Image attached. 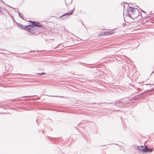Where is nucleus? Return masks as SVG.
I'll return each instance as SVG.
<instances>
[{
	"mask_svg": "<svg viewBox=\"0 0 154 154\" xmlns=\"http://www.w3.org/2000/svg\"><path fill=\"white\" fill-rule=\"evenodd\" d=\"M128 12L129 16L131 17H134L137 16V11L135 8L130 7L128 9Z\"/></svg>",
	"mask_w": 154,
	"mask_h": 154,
	"instance_id": "obj_1",
	"label": "nucleus"
},
{
	"mask_svg": "<svg viewBox=\"0 0 154 154\" xmlns=\"http://www.w3.org/2000/svg\"><path fill=\"white\" fill-rule=\"evenodd\" d=\"M25 29L29 32L33 34H37L39 32L37 29L31 25H28L26 26Z\"/></svg>",
	"mask_w": 154,
	"mask_h": 154,
	"instance_id": "obj_2",
	"label": "nucleus"
},
{
	"mask_svg": "<svg viewBox=\"0 0 154 154\" xmlns=\"http://www.w3.org/2000/svg\"><path fill=\"white\" fill-rule=\"evenodd\" d=\"M29 22L31 23L32 26L39 27H43V26L39 22L32 21H30Z\"/></svg>",
	"mask_w": 154,
	"mask_h": 154,
	"instance_id": "obj_3",
	"label": "nucleus"
},
{
	"mask_svg": "<svg viewBox=\"0 0 154 154\" xmlns=\"http://www.w3.org/2000/svg\"><path fill=\"white\" fill-rule=\"evenodd\" d=\"M114 33L113 30H111L110 31H105L102 32L101 33V35H102L109 36L111 35Z\"/></svg>",
	"mask_w": 154,
	"mask_h": 154,
	"instance_id": "obj_4",
	"label": "nucleus"
},
{
	"mask_svg": "<svg viewBox=\"0 0 154 154\" xmlns=\"http://www.w3.org/2000/svg\"><path fill=\"white\" fill-rule=\"evenodd\" d=\"M146 152H151L153 151V149H149L147 147H146Z\"/></svg>",
	"mask_w": 154,
	"mask_h": 154,
	"instance_id": "obj_5",
	"label": "nucleus"
},
{
	"mask_svg": "<svg viewBox=\"0 0 154 154\" xmlns=\"http://www.w3.org/2000/svg\"><path fill=\"white\" fill-rule=\"evenodd\" d=\"M146 147H145L143 149H141V151L143 153L146 152Z\"/></svg>",
	"mask_w": 154,
	"mask_h": 154,
	"instance_id": "obj_6",
	"label": "nucleus"
},
{
	"mask_svg": "<svg viewBox=\"0 0 154 154\" xmlns=\"http://www.w3.org/2000/svg\"><path fill=\"white\" fill-rule=\"evenodd\" d=\"M72 12H71V13H66V14H65L64 15H70L71 14H72Z\"/></svg>",
	"mask_w": 154,
	"mask_h": 154,
	"instance_id": "obj_7",
	"label": "nucleus"
},
{
	"mask_svg": "<svg viewBox=\"0 0 154 154\" xmlns=\"http://www.w3.org/2000/svg\"><path fill=\"white\" fill-rule=\"evenodd\" d=\"M46 74V73L45 72H42L40 73H39V75H45Z\"/></svg>",
	"mask_w": 154,
	"mask_h": 154,
	"instance_id": "obj_8",
	"label": "nucleus"
},
{
	"mask_svg": "<svg viewBox=\"0 0 154 154\" xmlns=\"http://www.w3.org/2000/svg\"><path fill=\"white\" fill-rule=\"evenodd\" d=\"M18 26L20 28H23V26L20 25H19Z\"/></svg>",
	"mask_w": 154,
	"mask_h": 154,
	"instance_id": "obj_9",
	"label": "nucleus"
},
{
	"mask_svg": "<svg viewBox=\"0 0 154 154\" xmlns=\"http://www.w3.org/2000/svg\"><path fill=\"white\" fill-rule=\"evenodd\" d=\"M141 147H143V146H141Z\"/></svg>",
	"mask_w": 154,
	"mask_h": 154,
	"instance_id": "obj_10",
	"label": "nucleus"
},
{
	"mask_svg": "<svg viewBox=\"0 0 154 154\" xmlns=\"http://www.w3.org/2000/svg\"><path fill=\"white\" fill-rule=\"evenodd\" d=\"M1 11L0 10V12Z\"/></svg>",
	"mask_w": 154,
	"mask_h": 154,
	"instance_id": "obj_11",
	"label": "nucleus"
}]
</instances>
